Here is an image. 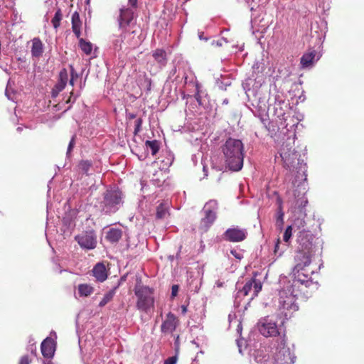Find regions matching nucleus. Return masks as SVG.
Segmentation results:
<instances>
[{
	"label": "nucleus",
	"mask_w": 364,
	"mask_h": 364,
	"mask_svg": "<svg viewBox=\"0 0 364 364\" xmlns=\"http://www.w3.org/2000/svg\"><path fill=\"white\" fill-rule=\"evenodd\" d=\"M299 247L294 257L295 266L292 275L290 278L281 277L279 279L278 315L282 319V324L298 311L299 306L296 301L299 294L307 296L308 289L311 291L318 289V283L314 282L311 279L314 269L309 268L314 254L313 244L307 237L301 236L299 238Z\"/></svg>",
	"instance_id": "f257e3e1"
},
{
	"label": "nucleus",
	"mask_w": 364,
	"mask_h": 364,
	"mask_svg": "<svg viewBox=\"0 0 364 364\" xmlns=\"http://www.w3.org/2000/svg\"><path fill=\"white\" fill-rule=\"evenodd\" d=\"M241 140L228 138L221 146L226 167L232 171H239L243 167L245 151Z\"/></svg>",
	"instance_id": "20e7f679"
},
{
	"label": "nucleus",
	"mask_w": 364,
	"mask_h": 364,
	"mask_svg": "<svg viewBox=\"0 0 364 364\" xmlns=\"http://www.w3.org/2000/svg\"><path fill=\"white\" fill-rule=\"evenodd\" d=\"M223 104H228V100L227 99L224 100H223Z\"/></svg>",
	"instance_id": "864d4df0"
},
{
	"label": "nucleus",
	"mask_w": 364,
	"mask_h": 364,
	"mask_svg": "<svg viewBox=\"0 0 364 364\" xmlns=\"http://www.w3.org/2000/svg\"><path fill=\"white\" fill-rule=\"evenodd\" d=\"M147 150H150L153 156L156 155L159 150V142L157 140L149 141L145 142Z\"/></svg>",
	"instance_id": "c85d7f7f"
},
{
	"label": "nucleus",
	"mask_w": 364,
	"mask_h": 364,
	"mask_svg": "<svg viewBox=\"0 0 364 364\" xmlns=\"http://www.w3.org/2000/svg\"><path fill=\"white\" fill-rule=\"evenodd\" d=\"M92 166V164L90 161L82 160L80 161V163L78 164L77 168L80 173L89 175V171L91 169Z\"/></svg>",
	"instance_id": "cd10ccee"
},
{
	"label": "nucleus",
	"mask_w": 364,
	"mask_h": 364,
	"mask_svg": "<svg viewBox=\"0 0 364 364\" xmlns=\"http://www.w3.org/2000/svg\"><path fill=\"white\" fill-rule=\"evenodd\" d=\"M73 146H74V138H72V139L70 140V144L68 145V151H67V154L68 155L70 151H72L73 148Z\"/></svg>",
	"instance_id": "79ce46f5"
},
{
	"label": "nucleus",
	"mask_w": 364,
	"mask_h": 364,
	"mask_svg": "<svg viewBox=\"0 0 364 364\" xmlns=\"http://www.w3.org/2000/svg\"><path fill=\"white\" fill-rule=\"evenodd\" d=\"M43 53V44L38 38L33 40L31 53L33 56L39 57Z\"/></svg>",
	"instance_id": "b1692460"
},
{
	"label": "nucleus",
	"mask_w": 364,
	"mask_h": 364,
	"mask_svg": "<svg viewBox=\"0 0 364 364\" xmlns=\"http://www.w3.org/2000/svg\"><path fill=\"white\" fill-rule=\"evenodd\" d=\"M305 194L306 187L302 182H299L296 189L287 192L288 202L290 203L293 213L299 214V218L295 223L302 227L305 224L304 218L306 215L305 207L308 203Z\"/></svg>",
	"instance_id": "39448f33"
},
{
	"label": "nucleus",
	"mask_w": 364,
	"mask_h": 364,
	"mask_svg": "<svg viewBox=\"0 0 364 364\" xmlns=\"http://www.w3.org/2000/svg\"><path fill=\"white\" fill-rule=\"evenodd\" d=\"M177 362V357L176 356H171L167 358L164 361V364H176Z\"/></svg>",
	"instance_id": "e433bc0d"
},
{
	"label": "nucleus",
	"mask_w": 364,
	"mask_h": 364,
	"mask_svg": "<svg viewBox=\"0 0 364 364\" xmlns=\"http://www.w3.org/2000/svg\"><path fill=\"white\" fill-rule=\"evenodd\" d=\"M264 80L262 75H257L245 79L242 82V87L248 98L249 105H247L251 109L253 114L258 117L262 123L267 127L268 124V101L269 93L264 92L262 84Z\"/></svg>",
	"instance_id": "f03ea898"
},
{
	"label": "nucleus",
	"mask_w": 364,
	"mask_h": 364,
	"mask_svg": "<svg viewBox=\"0 0 364 364\" xmlns=\"http://www.w3.org/2000/svg\"><path fill=\"white\" fill-rule=\"evenodd\" d=\"M134 293L137 298L136 307L147 313L154 306V291L147 286L136 284Z\"/></svg>",
	"instance_id": "0eeeda50"
},
{
	"label": "nucleus",
	"mask_w": 364,
	"mask_h": 364,
	"mask_svg": "<svg viewBox=\"0 0 364 364\" xmlns=\"http://www.w3.org/2000/svg\"><path fill=\"white\" fill-rule=\"evenodd\" d=\"M282 143L279 149V154L286 168L292 173L295 172L296 181H306V164L301 159L299 154L294 147L295 135L284 136Z\"/></svg>",
	"instance_id": "7ed1b4c3"
},
{
	"label": "nucleus",
	"mask_w": 364,
	"mask_h": 364,
	"mask_svg": "<svg viewBox=\"0 0 364 364\" xmlns=\"http://www.w3.org/2000/svg\"><path fill=\"white\" fill-rule=\"evenodd\" d=\"M182 314H185L187 312V307L184 305L181 306Z\"/></svg>",
	"instance_id": "49530a36"
},
{
	"label": "nucleus",
	"mask_w": 364,
	"mask_h": 364,
	"mask_svg": "<svg viewBox=\"0 0 364 364\" xmlns=\"http://www.w3.org/2000/svg\"><path fill=\"white\" fill-rule=\"evenodd\" d=\"M72 26L73 31L77 36V37H79L80 35V25L77 21H75V14H73L72 17Z\"/></svg>",
	"instance_id": "473e14b6"
},
{
	"label": "nucleus",
	"mask_w": 364,
	"mask_h": 364,
	"mask_svg": "<svg viewBox=\"0 0 364 364\" xmlns=\"http://www.w3.org/2000/svg\"><path fill=\"white\" fill-rule=\"evenodd\" d=\"M75 239L83 249L92 250L97 245L96 235L93 231L82 232L75 236Z\"/></svg>",
	"instance_id": "f8f14e48"
},
{
	"label": "nucleus",
	"mask_w": 364,
	"mask_h": 364,
	"mask_svg": "<svg viewBox=\"0 0 364 364\" xmlns=\"http://www.w3.org/2000/svg\"><path fill=\"white\" fill-rule=\"evenodd\" d=\"M254 360L257 363L264 364L267 361L269 356L266 354V352L263 349H259L255 350L252 353Z\"/></svg>",
	"instance_id": "5701e85b"
},
{
	"label": "nucleus",
	"mask_w": 364,
	"mask_h": 364,
	"mask_svg": "<svg viewBox=\"0 0 364 364\" xmlns=\"http://www.w3.org/2000/svg\"><path fill=\"white\" fill-rule=\"evenodd\" d=\"M279 240H277L276 245H275V247H274V252L277 254L279 252Z\"/></svg>",
	"instance_id": "c03bdc74"
},
{
	"label": "nucleus",
	"mask_w": 364,
	"mask_h": 364,
	"mask_svg": "<svg viewBox=\"0 0 364 364\" xmlns=\"http://www.w3.org/2000/svg\"><path fill=\"white\" fill-rule=\"evenodd\" d=\"M78 77V75L77 73L75 71V70L73 69V79H75V78H77Z\"/></svg>",
	"instance_id": "09e8293b"
},
{
	"label": "nucleus",
	"mask_w": 364,
	"mask_h": 364,
	"mask_svg": "<svg viewBox=\"0 0 364 364\" xmlns=\"http://www.w3.org/2000/svg\"><path fill=\"white\" fill-rule=\"evenodd\" d=\"M74 80L73 79V68L71 67V79L70 80V85L71 86H73L74 85Z\"/></svg>",
	"instance_id": "37998d69"
},
{
	"label": "nucleus",
	"mask_w": 364,
	"mask_h": 364,
	"mask_svg": "<svg viewBox=\"0 0 364 364\" xmlns=\"http://www.w3.org/2000/svg\"><path fill=\"white\" fill-rule=\"evenodd\" d=\"M279 206L276 213V225L282 228L284 225V211L282 210V203L280 199H278Z\"/></svg>",
	"instance_id": "a878e982"
},
{
	"label": "nucleus",
	"mask_w": 364,
	"mask_h": 364,
	"mask_svg": "<svg viewBox=\"0 0 364 364\" xmlns=\"http://www.w3.org/2000/svg\"><path fill=\"white\" fill-rule=\"evenodd\" d=\"M94 291V288L89 284H80L77 286V295L80 297H87Z\"/></svg>",
	"instance_id": "4be33fe9"
},
{
	"label": "nucleus",
	"mask_w": 364,
	"mask_h": 364,
	"mask_svg": "<svg viewBox=\"0 0 364 364\" xmlns=\"http://www.w3.org/2000/svg\"><path fill=\"white\" fill-rule=\"evenodd\" d=\"M62 17H63V15H62V13H61V10L60 9H58L56 11V12L55 14V16H54V17L53 18V19L51 21L52 24H53V27L55 29L59 27L60 22L62 20Z\"/></svg>",
	"instance_id": "2f4dec72"
},
{
	"label": "nucleus",
	"mask_w": 364,
	"mask_h": 364,
	"mask_svg": "<svg viewBox=\"0 0 364 364\" xmlns=\"http://www.w3.org/2000/svg\"><path fill=\"white\" fill-rule=\"evenodd\" d=\"M114 294H115L114 289L107 292L104 295L102 299L100 301L99 306L100 307L105 306L107 303H109L113 299Z\"/></svg>",
	"instance_id": "7c9ffc66"
},
{
	"label": "nucleus",
	"mask_w": 364,
	"mask_h": 364,
	"mask_svg": "<svg viewBox=\"0 0 364 364\" xmlns=\"http://www.w3.org/2000/svg\"><path fill=\"white\" fill-rule=\"evenodd\" d=\"M122 236V230L119 228H112L106 233V239L111 243L117 242Z\"/></svg>",
	"instance_id": "aec40b11"
},
{
	"label": "nucleus",
	"mask_w": 364,
	"mask_h": 364,
	"mask_svg": "<svg viewBox=\"0 0 364 364\" xmlns=\"http://www.w3.org/2000/svg\"><path fill=\"white\" fill-rule=\"evenodd\" d=\"M153 57L161 66H164L166 64V53L164 50L161 49L155 50L153 53Z\"/></svg>",
	"instance_id": "393cba45"
},
{
	"label": "nucleus",
	"mask_w": 364,
	"mask_h": 364,
	"mask_svg": "<svg viewBox=\"0 0 364 364\" xmlns=\"http://www.w3.org/2000/svg\"><path fill=\"white\" fill-rule=\"evenodd\" d=\"M81 50L86 54L90 55L92 50V44L81 38L79 41Z\"/></svg>",
	"instance_id": "c756f323"
},
{
	"label": "nucleus",
	"mask_w": 364,
	"mask_h": 364,
	"mask_svg": "<svg viewBox=\"0 0 364 364\" xmlns=\"http://www.w3.org/2000/svg\"><path fill=\"white\" fill-rule=\"evenodd\" d=\"M77 95H74V93L73 92H70V96L69 97V99L66 101V103H73L76 98H77Z\"/></svg>",
	"instance_id": "ea45409f"
},
{
	"label": "nucleus",
	"mask_w": 364,
	"mask_h": 364,
	"mask_svg": "<svg viewBox=\"0 0 364 364\" xmlns=\"http://www.w3.org/2000/svg\"><path fill=\"white\" fill-rule=\"evenodd\" d=\"M92 275L100 282L105 281L107 278V272L105 264L97 263L92 269Z\"/></svg>",
	"instance_id": "6ab92c4d"
},
{
	"label": "nucleus",
	"mask_w": 364,
	"mask_h": 364,
	"mask_svg": "<svg viewBox=\"0 0 364 364\" xmlns=\"http://www.w3.org/2000/svg\"><path fill=\"white\" fill-rule=\"evenodd\" d=\"M74 14H75V19H77V18L78 19L79 18L78 14L77 13H75ZM75 21H76V20H75Z\"/></svg>",
	"instance_id": "3c124183"
},
{
	"label": "nucleus",
	"mask_w": 364,
	"mask_h": 364,
	"mask_svg": "<svg viewBox=\"0 0 364 364\" xmlns=\"http://www.w3.org/2000/svg\"><path fill=\"white\" fill-rule=\"evenodd\" d=\"M136 1H137V0H129V3H130V4H131L132 6H135V5H136Z\"/></svg>",
	"instance_id": "de8ad7c7"
},
{
	"label": "nucleus",
	"mask_w": 364,
	"mask_h": 364,
	"mask_svg": "<svg viewBox=\"0 0 364 364\" xmlns=\"http://www.w3.org/2000/svg\"><path fill=\"white\" fill-rule=\"evenodd\" d=\"M258 329L261 334L265 337L274 336L279 333L277 323L272 317L262 318L258 323Z\"/></svg>",
	"instance_id": "9b49d317"
},
{
	"label": "nucleus",
	"mask_w": 364,
	"mask_h": 364,
	"mask_svg": "<svg viewBox=\"0 0 364 364\" xmlns=\"http://www.w3.org/2000/svg\"><path fill=\"white\" fill-rule=\"evenodd\" d=\"M230 85V82H228L225 83V86H228V85Z\"/></svg>",
	"instance_id": "6e6d98bb"
},
{
	"label": "nucleus",
	"mask_w": 364,
	"mask_h": 364,
	"mask_svg": "<svg viewBox=\"0 0 364 364\" xmlns=\"http://www.w3.org/2000/svg\"><path fill=\"white\" fill-rule=\"evenodd\" d=\"M177 323L178 320L176 316L173 314L169 312L166 316V318L163 321L161 324V332L164 333H173L176 328Z\"/></svg>",
	"instance_id": "4468645a"
},
{
	"label": "nucleus",
	"mask_w": 364,
	"mask_h": 364,
	"mask_svg": "<svg viewBox=\"0 0 364 364\" xmlns=\"http://www.w3.org/2000/svg\"><path fill=\"white\" fill-rule=\"evenodd\" d=\"M133 19V11L129 9H121L120 15L118 18L119 26L124 28L128 26Z\"/></svg>",
	"instance_id": "f3484780"
},
{
	"label": "nucleus",
	"mask_w": 364,
	"mask_h": 364,
	"mask_svg": "<svg viewBox=\"0 0 364 364\" xmlns=\"http://www.w3.org/2000/svg\"><path fill=\"white\" fill-rule=\"evenodd\" d=\"M254 73H262L264 70V63L262 61H257L252 65Z\"/></svg>",
	"instance_id": "f704fd0d"
},
{
	"label": "nucleus",
	"mask_w": 364,
	"mask_h": 364,
	"mask_svg": "<svg viewBox=\"0 0 364 364\" xmlns=\"http://www.w3.org/2000/svg\"><path fill=\"white\" fill-rule=\"evenodd\" d=\"M230 253L232 256H234L237 259L240 260L243 257V254L240 250H231Z\"/></svg>",
	"instance_id": "c9c22d12"
},
{
	"label": "nucleus",
	"mask_w": 364,
	"mask_h": 364,
	"mask_svg": "<svg viewBox=\"0 0 364 364\" xmlns=\"http://www.w3.org/2000/svg\"><path fill=\"white\" fill-rule=\"evenodd\" d=\"M169 203L167 200L162 201L156 207V217L157 219H163L168 214Z\"/></svg>",
	"instance_id": "412c9836"
},
{
	"label": "nucleus",
	"mask_w": 364,
	"mask_h": 364,
	"mask_svg": "<svg viewBox=\"0 0 364 364\" xmlns=\"http://www.w3.org/2000/svg\"><path fill=\"white\" fill-rule=\"evenodd\" d=\"M316 51L311 50L306 53H304L301 58V68H311L314 63L318 60V58L316 59Z\"/></svg>",
	"instance_id": "dca6fc26"
},
{
	"label": "nucleus",
	"mask_w": 364,
	"mask_h": 364,
	"mask_svg": "<svg viewBox=\"0 0 364 364\" xmlns=\"http://www.w3.org/2000/svg\"><path fill=\"white\" fill-rule=\"evenodd\" d=\"M295 358L284 339H280L273 353L274 364H293Z\"/></svg>",
	"instance_id": "6e6552de"
},
{
	"label": "nucleus",
	"mask_w": 364,
	"mask_h": 364,
	"mask_svg": "<svg viewBox=\"0 0 364 364\" xmlns=\"http://www.w3.org/2000/svg\"><path fill=\"white\" fill-rule=\"evenodd\" d=\"M262 287L261 282L255 279H249L242 289L239 287V284L237 283L238 291L235 296V303L239 304L240 301L238 299L245 296H250V300L253 299L262 290Z\"/></svg>",
	"instance_id": "9d476101"
},
{
	"label": "nucleus",
	"mask_w": 364,
	"mask_h": 364,
	"mask_svg": "<svg viewBox=\"0 0 364 364\" xmlns=\"http://www.w3.org/2000/svg\"><path fill=\"white\" fill-rule=\"evenodd\" d=\"M247 232L238 228H228L223 234V238L230 242H237L246 238Z\"/></svg>",
	"instance_id": "ddd939ff"
},
{
	"label": "nucleus",
	"mask_w": 364,
	"mask_h": 364,
	"mask_svg": "<svg viewBox=\"0 0 364 364\" xmlns=\"http://www.w3.org/2000/svg\"><path fill=\"white\" fill-rule=\"evenodd\" d=\"M218 202L215 200H210L203 207L205 216L200 221L199 228L202 232H205L213 224L217 218Z\"/></svg>",
	"instance_id": "1a4fd4ad"
},
{
	"label": "nucleus",
	"mask_w": 364,
	"mask_h": 364,
	"mask_svg": "<svg viewBox=\"0 0 364 364\" xmlns=\"http://www.w3.org/2000/svg\"><path fill=\"white\" fill-rule=\"evenodd\" d=\"M174 344H175V347H176V348H178V347H179V336H177L175 338V342H174Z\"/></svg>",
	"instance_id": "a18cd8bd"
},
{
	"label": "nucleus",
	"mask_w": 364,
	"mask_h": 364,
	"mask_svg": "<svg viewBox=\"0 0 364 364\" xmlns=\"http://www.w3.org/2000/svg\"><path fill=\"white\" fill-rule=\"evenodd\" d=\"M220 87L223 90H225V87H223L222 85H220Z\"/></svg>",
	"instance_id": "4d7b16f0"
},
{
	"label": "nucleus",
	"mask_w": 364,
	"mask_h": 364,
	"mask_svg": "<svg viewBox=\"0 0 364 364\" xmlns=\"http://www.w3.org/2000/svg\"><path fill=\"white\" fill-rule=\"evenodd\" d=\"M124 195L116 188L107 189L102 195L100 202V208L107 215L115 213L123 205Z\"/></svg>",
	"instance_id": "423d86ee"
},
{
	"label": "nucleus",
	"mask_w": 364,
	"mask_h": 364,
	"mask_svg": "<svg viewBox=\"0 0 364 364\" xmlns=\"http://www.w3.org/2000/svg\"><path fill=\"white\" fill-rule=\"evenodd\" d=\"M17 130H18V132H21V131L22 130V128H21V127H18V128H17Z\"/></svg>",
	"instance_id": "5fc2aeb1"
},
{
	"label": "nucleus",
	"mask_w": 364,
	"mask_h": 364,
	"mask_svg": "<svg viewBox=\"0 0 364 364\" xmlns=\"http://www.w3.org/2000/svg\"><path fill=\"white\" fill-rule=\"evenodd\" d=\"M135 122H136V124H135L134 132H135V134H136L137 132H139L140 131L142 120L141 119H137Z\"/></svg>",
	"instance_id": "4c0bfd02"
},
{
	"label": "nucleus",
	"mask_w": 364,
	"mask_h": 364,
	"mask_svg": "<svg viewBox=\"0 0 364 364\" xmlns=\"http://www.w3.org/2000/svg\"><path fill=\"white\" fill-rule=\"evenodd\" d=\"M292 235V228L291 225H289L284 232V235H283V240L285 242L288 243Z\"/></svg>",
	"instance_id": "72a5a7b5"
},
{
	"label": "nucleus",
	"mask_w": 364,
	"mask_h": 364,
	"mask_svg": "<svg viewBox=\"0 0 364 364\" xmlns=\"http://www.w3.org/2000/svg\"><path fill=\"white\" fill-rule=\"evenodd\" d=\"M44 364H53L50 360H48L47 362H44Z\"/></svg>",
	"instance_id": "603ef678"
},
{
	"label": "nucleus",
	"mask_w": 364,
	"mask_h": 364,
	"mask_svg": "<svg viewBox=\"0 0 364 364\" xmlns=\"http://www.w3.org/2000/svg\"><path fill=\"white\" fill-rule=\"evenodd\" d=\"M68 81V73L65 70L60 71L59 80L52 90V96L56 97L65 87Z\"/></svg>",
	"instance_id": "a211bd4d"
},
{
	"label": "nucleus",
	"mask_w": 364,
	"mask_h": 364,
	"mask_svg": "<svg viewBox=\"0 0 364 364\" xmlns=\"http://www.w3.org/2000/svg\"><path fill=\"white\" fill-rule=\"evenodd\" d=\"M19 364H30V360L27 355H24L21 358Z\"/></svg>",
	"instance_id": "a19ab883"
},
{
	"label": "nucleus",
	"mask_w": 364,
	"mask_h": 364,
	"mask_svg": "<svg viewBox=\"0 0 364 364\" xmlns=\"http://www.w3.org/2000/svg\"><path fill=\"white\" fill-rule=\"evenodd\" d=\"M125 38V34L122 32L119 35H113L112 36V44L115 50L122 49V45Z\"/></svg>",
	"instance_id": "bb28decb"
},
{
	"label": "nucleus",
	"mask_w": 364,
	"mask_h": 364,
	"mask_svg": "<svg viewBox=\"0 0 364 364\" xmlns=\"http://www.w3.org/2000/svg\"><path fill=\"white\" fill-rule=\"evenodd\" d=\"M41 348L43 357L47 358H53L55 351V344L54 341L50 338H46L42 342Z\"/></svg>",
	"instance_id": "2eb2a0df"
},
{
	"label": "nucleus",
	"mask_w": 364,
	"mask_h": 364,
	"mask_svg": "<svg viewBox=\"0 0 364 364\" xmlns=\"http://www.w3.org/2000/svg\"><path fill=\"white\" fill-rule=\"evenodd\" d=\"M179 287L178 285H173L171 287V296L175 297L178 292Z\"/></svg>",
	"instance_id": "58836bf2"
},
{
	"label": "nucleus",
	"mask_w": 364,
	"mask_h": 364,
	"mask_svg": "<svg viewBox=\"0 0 364 364\" xmlns=\"http://www.w3.org/2000/svg\"><path fill=\"white\" fill-rule=\"evenodd\" d=\"M215 284L218 287H220L223 285L222 282H220V281L216 282Z\"/></svg>",
	"instance_id": "8fccbe9b"
}]
</instances>
